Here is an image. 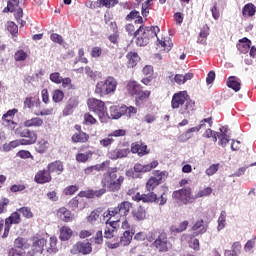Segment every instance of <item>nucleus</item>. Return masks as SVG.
Instances as JSON below:
<instances>
[{
    "label": "nucleus",
    "mask_w": 256,
    "mask_h": 256,
    "mask_svg": "<svg viewBox=\"0 0 256 256\" xmlns=\"http://www.w3.org/2000/svg\"><path fill=\"white\" fill-rule=\"evenodd\" d=\"M171 107L172 109H178V113L188 119L195 111V102L189 99L187 91H180L172 96Z\"/></svg>",
    "instance_id": "1"
},
{
    "label": "nucleus",
    "mask_w": 256,
    "mask_h": 256,
    "mask_svg": "<svg viewBox=\"0 0 256 256\" xmlns=\"http://www.w3.org/2000/svg\"><path fill=\"white\" fill-rule=\"evenodd\" d=\"M157 33H159L158 26H140L134 32V37L136 38V45H138V47H145L146 45H149V41H151L153 37H157Z\"/></svg>",
    "instance_id": "2"
},
{
    "label": "nucleus",
    "mask_w": 256,
    "mask_h": 256,
    "mask_svg": "<svg viewBox=\"0 0 256 256\" xmlns=\"http://www.w3.org/2000/svg\"><path fill=\"white\" fill-rule=\"evenodd\" d=\"M45 249L47 253H57V237H50L48 245L47 240L44 238L34 241L32 249L27 251L26 256H33L35 253H40L41 255Z\"/></svg>",
    "instance_id": "3"
},
{
    "label": "nucleus",
    "mask_w": 256,
    "mask_h": 256,
    "mask_svg": "<svg viewBox=\"0 0 256 256\" xmlns=\"http://www.w3.org/2000/svg\"><path fill=\"white\" fill-rule=\"evenodd\" d=\"M123 181H125V177L122 175H117V168L112 172H107L103 175L102 185L106 187L108 191L112 193H117L121 189V185H123Z\"/></svg>",
    "instance_id": "4"
},
{
    "label": "nucleus",
    "mask_w": 256,
    "mask_h": 256,
    "mask_svg": "<svg viewBox=\"0 0 256 256\" xmlns=\"http://www.w3.org/2000/svg\"><path fill=\"white\" fill-rule=\"evenodd\" d=\"M117 80L113 76H108L104 81L96 84L95 93L101 97L111 95L117 91Z\"/></svg>",
    "instance_id": "5"
},
{
    "label": "nucleus",
    "mask_w": 256,
    "mask_h": 256,
    "mask_svg": "<svg viewBox=\"0 0 256 256\" xmlns=\"http://www.w3.org/2000/svg\"><path fill=\"white\" fill-rule=\"evenodd\" d=\"M88 107L90 111L98 115L101 123L105 121L107 115V108H105V103L103 101L91 98L88 100Z\"/></svg>",
    "instance_id": "6"
},
{
    "label": "nucleus",
    "mask_w": 256,
    "mask_h": 256,
    "mask_svg": "<svg viewBox=\"0 0 256 256\" xmlns=\"http://www.w3.org/2000/svg\"><path fill=\"white\" fill-rule=\"evenodd\" d=\"M15 135L21 137L23 145H35L37 143V132L27 128L15 130Z\"/></svg>",
    "instance_id": "7"
},
{
    "label": "nucleus",
    "mask_w": 256,
    "mask_h": 256,
    "mask_svg": "<svg viewBox=\"0 0 256 256\" xmlns=\"http://www.w3.org/2000/svg\"><path fill=\"white\" fill-rule=\"evenodd\" d=\"M133 235H135V231L133 230H125L123 235L120 237L117 242H108V249H118V247H127L133 241Z\"/></svg>",
    "instance_id": "8"
},
{
    "label": "nucleus",
    "mask_w": 256,
    "mask_h": 256,
    "mask_svg": "<svg viewBox=\"0 0 256 256\" xmlns=\"http://www.w3.org/2000/svg\"><path fill=\"white\" fill-rule=\"evenodd\" d=\"M92 252L93 246H91V242L88 240L77 242L70 250L72 255H79V253H81V255H91Z\"/></svg>",
    "instance_id": "9"
},
{
    "label": "nucleus",
    "mask_w": 256,
    "mask_h": 256,
    "mask_svg": "<svg viewBox=\"0 0 256 256\" xmlns=\"http://www.w3.org/2000/svg\"><path fill=\"white\" fill-rule=\"evenodd\" d=\"M167 179V172H156L154 177H151L146 183L147 191H153L155 187H158Z\"/></svg>",
    "instance_id": "10"
},
{
    "label": "nucleus",
    "mask_w": 256,
    "mask_h": 256,
    "mask_svg": "<svg viewBox=\"0 0 256 256\" xmlns=\"http://www.w3.org/2000/svg\"><path fill=\"white\" fill-rule=\"evenodd\" d=\"M152 245L160 253H167V251H169V240L167 239V234H159V236L152 243Z\"/></svg>",
    "instance_id": "11"
},
{
    "label": "nucleus",
    "mask_w": 256,
    "mask_h": 256,
    "mask_svg": "<svg viewBox=\"0 0 256 256\" xmlns=\"http://www.w3.org/2000/svg\"><path fill=\"white\" fill-rule=\"evenodd\" d=\"M172 196L174 199L181 201L183 205H187L191 200H193L194 195H191V188H184L178 191H174Z\"/></svg>",
    "instance_id": "12"
},
{
    "label": "nucleus",
    "mask_w": 256,
    "mask_h": 256,
    "mask_svg": "<svg viewBox=\"0 0 256 256\" xmlns=\"http://www.w3.org/2000/svg\"><path fill=\"white\" fill-rule=\"evenodd\" d=\"M131 207H133V204L129 201H124L118 204L117 207L114 208L115 215H119L120 217H127L129 215V212L131 211Z\"/></svg>",
    "instance_id": "13"
},
{
    "label": "nucleus",
    "mask_w": 256,
    "mask_h": 256,
    "mask_svg": "<svg viewBox=\"0 0 256 256\" xmlns=\"http://www.w3.org/2000/svg\"><path fill=\"white\" fill-rule=\"evenodd\" d=\"M129 153H131V151L129 150V148H116L114 150H111L108 153V157L109 159H112L113 161H117V159H123L125 157H127V155H129Z\"/></svg>",
    "instance_id": "14"
},
{
    "label": "nucleus",
    "mask_w": 256,
    "mask_h": 256,
    "mask_svg": "<svg viewBox=\"0 0 256 256\" xmlns=\"http://www.w3.org/2000/svg\"><path fill=\"white\" fill-rule=\"evenodd\" d=\"M159 165L157 160H153L150 164H135L134 171L135 173H148L151 169H155Z\"/></svg>",
    "instance_id": "15"
},
{
    "label": "nucleus",
    "mask_w": 256,
    "mask_h": 256,
    "mask_svg": "<svg viewBox=\"0 0 256 256\" xmlns=\"http://www.w3.org/2000/svg\"><path fill=\"white\" fill-rule=\"evenodd\" d=\"M47 170L50 174L56 173V175H61V173L65 170V167L61 160H56L48 164Z\"/></svg>",
    "instance_id": "16"
},
{
    "label": "nucleus",
    "mask_w": 256,
    "mask_h": 256,
    "mask_svg": "<svg viewBox=\"0 0 256 256\" xmlns=\"http://www.w3.org/2000/svg\"><path fill=\"white\" fill-rule=\"evenodd\" d=\"M35 181H36V183H39L40 185H43V183L51 182V174H50L49 170H40L35 175Z\"/></svg>",
    "instance_id": "17"
},
{
    "label": "nucleus",
    "mask_w": 256,
    "mask_h": 256,
    "mask_svg": "<svg viewBox=\"0 0 256 256\" xmlns=\"http://www.w3.org/2000/svg\"><path fill=\"white\" fill-rule=\"evenodd\" d=\"M131 152L137 153L139 157H143L144 155H147L149 153V151H147V145L139 142L132 143Z\"/></svg>",
    "instance_id": "18"
},
{
    "label": "nucleus",
    "mask_w": 256,
    "mask_h": 256,
    "mask_svg": "<svg viewBox=\"0 0 256 256\" xmlns=\"http://www.w3.org/2000/svg\"><path fill=\"white\" fill-rule=\"evenodd\" d=\"M237 49L240 51L243 55H246V53H249V50L251 49V40L248 38H242L239 40V43L237 44Z\"/></svg>",
    "instance_id": "19"
},
{
    "label": "nucleus",
    "mask_w": 256,
    "mask_h": 256,
    "mask_svg": "<svg viewBox=\"0 0 256 256\" xmlns=\"http://www.w3.org/2000/svg\"><path fill=\"white\" fill-rule=\"evenodd\" d=\"M57 217H59V219L62 221H65V223L73 221V215L71 214V211L65 207H62L57 211Z\"/></svg>",
    "instance_id": "20"
},
{
    "label": "nucleus",
    "mask_w": 256,
    "mask_h": 256,
    "mask_svg": "<svg viewBox=\"0 0 256 256\" xmlns=\"http://www.w3.org/2000/svg\"><path fill=\"white\" fill-rule=\"evenodd\" d=\"M199 131H201L199 126L189 128L184 134L179 136L178 141H180V143H185L193 137L191 133H199Z\"/></svg>",
    "instance_id": "21"
},
{
    "label": "nucleus",
    "mask_w": 256,
    "mask_h": 256,
    "mask_svg": "<svg viewBox=\"0 0 256 256\" xmlns=\"http://www.w3.org/2000/svg\"><path fill=\"white\" fill-rule=\"evenodd\" d=\"M14 247H16V249H20V251H25L26 253L29 251V249H31V245L27 243V240L21 237L14 241Z\"/></svg>",
    "instance_id": "22"
},
{
    "label": "nucleus",
    "mask_w": 256,
    "mask_h": 256,
    "mask_svg": "<svg viewBox=\"0 0 256 256\" xmlns=\"http://www.w3.org/2000/svg\"><path fill=\"white\" fill-rule=\"evenodd\" d=\"M123 117V112H121V106L110 107V114L106 112V118L108 119H121Z\"/></svg>",
    "instance_id": "23"
},
{
    "label": "nucleus",
    "mask_w": 256,
    "mask_h": 256,
    "mask_svg": "<svg viewBox=\"0 0 256 256\" xmlns=\"http://www.w3.org/2000/svg\"><path fill=\"white\" fill-rule=\"evenodd\" d=\"M73 143H87L89 135L83 131H79L72 136Z\"/></svg>",
    "instance_id": "24"
},
{
    "label": "nucleus",
    "mask_w": 256,
    "mask_h": 256,
    "mask_svg": "<svg viewBox=\"0 0 256 256\" xmlns=\"http://www.w3.org/2000/svg\"><path fill=\"white\" fill-rule=\"evenodd\" d=\"M241 254V244L239 242H234L232 244L231 250H225L224 256H239Z\"/></svg>",
    "instance_id": "25"
},
{
    "label": "nucleus",
    "mask_w": 256,
    "mask_h": 256,
    "mask_svg": "<svg viewBox=\"0 0 256 256\" xmlns=\"http://www.w3.org/2000/svg\"><path fill=\"white\" fill-rule=\"evenodd\" d=\"M87 221L91 225H98V223H101V212L99 210L92 211L87 217Z\"/></svg>",
    "instance_id": "26"
},
{
    "label": "nucleus",
    "mask_w": 256,
    "mask_h": 256,
    "mask_svg": "<svg viewBox=\"0 0 256 256\" xmlns=\"http://www.w3.org/2000/svg\"><path fill=\"white\" fill-rule=\"evenodd\" d=\"M126 89L129 95H137V93L141 91V85H139V83H137L136 81H129L127 83Z\"/></svg>",
    "instance_id": "27"
},
{
    "label": "nucleus",
    "mask_w": 256,
    "mask_h": 256,
    "mask_svg": "<svg viewBox=\"0 0 256 256\" xmlns=\"http://www.w3.org/2000/svg\"><path fill=\"white\" fill-rule=\"evenodd\" d=\"M47 149H49V141L41 139L36 143L35 150L37 153L43 155V153H47Z\"/></svg>",
    "instance_id": "28"
},
{
    "label": "nucleus",
    "mask_w": 256,
    "mask_h": 256,
    "mask_svg": "<svg viewBox=\"0 0 256 256\" xmlns=\"http://www.w3.org/2000/svg\"><path fill=\"white\" fill-rule=\"evenodd\" d=\"M73 236V230L68 226H63L60 229V241H69Z\"/></svg>",
    "instance_id": "29"
},
{
    "label": "nucleus",
    "mask_w": 256,
    "mask_h": 256,
    "mask_svg": "<svg viewBox=\"0 0 256 256\" xmlns=\"http://www.w3.org/2000/svg\"><path fill=\"white\" fill-rule=\"evenodd\" d=\"M5 223L6 225H19L21 223V215L19 212H14L6 218Z\"/></svg>",
    "instance_id": "30"
},
{
    "label": "nucleus",
    "mask_w": 256,
    "mask_h": 256,
    "mask_svg": "<svg viewBox=\"0 0 256 256\" xmlns=\"http://www.w3.org/2000/svg\"><path fill=\"white\" fill-rule=\"evenodd\" d=\"M121 113H123V115H125L126 117L131 118L133 117V115H137V108H135L134 106L122 105Z\"/></svg>",
    "instance_id": "31"
},
{
    "label": "nucleus",
    "mask_w": 256,
    "mask_h": 256,
    "mask_svg": "<svg viewBox=\"0 0 256 256\" xmlns=\"http://www.w3.org/2000/svg\"><path fill=\"white\" fill-rule=\"evenodd\" d=\"M133 217L137 219V221H143L145 217H147V212L145 211V208L142 206H139L135 210H133Z\"/></svg>",
    "instance_id": "32"
},
{
    "label": "nucleus",
    "mask_w": 256,
    "mask_h": 256,
    "mask_svg": "<svg viewBox=\"0 0 256 256\" xmlns=\"http://www.w3.org/2000/svg\"><path fill=\"white\" fill-rule=\"evenodd\" d=\"M93 157L92 151H86L85 153H78L76 154V161L78 163H87L89 159Z\"/></svg>",
    "instance_id": "33"
},
{
    "label": "nucleus",
    "mask_w": 256,
    "mask_h": 256,
    "mask_svg": "<svg viewBox=\"0 0 256 256\" xmlns=\"http://www.w3.org/2000/svg\"><path fill=\"white\" fill-rule=\"evenodd\" d=\"M127 59H128L129 67H135L137 65V62L141 60V58L139 57V54H137V52L128 53Z\"/></svg>",
    "instance_id": "34"
},
{
    "label": "nucleus",
    "mask_w": 256,
    "mask_h": 256,
    "mask_svg": "<svg viewBox=\"0 0 256 256\" xmlns=\"http://www.w3.org/2000/svg\"><path fill=\"white\" fill-rule=\"evenodd\" d=\"M43 125V119L39 117L31 118L24 122V126L26 127H41Z\"/></svg>",
    "instance_id": "35"
},
{
    "label": "nucleus",
    "mask_w": 256,
    "mask_h": 256,
    "mask_svg": "<svg viewBox=\"0 0 256 256\" xmlns=\"http://www.w3.org/2000/svg\"><path fill=\"white\" fill-rule=\"evenodd\" d=\"M256 12V7L253 5V3L246 4L242 9V15H248V17H253Z\"/></svg>",
    "instance_id": "36"
},
{
    "label": "nucleus",
    "mask_w": 256,
    "mask_h": 256,
    "mask_svg": "<svg viewBox=\"0 0 256 256\" xmlns=\"http://www.w3.org/2000/svg\"><path fill=\"white\" fill-rule=\"evenodd\" d=\"M227 85L230 89H233V91H235L236 93L237 91L241 90V83L237 82V80L233 76L228 78Z\"/></svg>",
    "instance_id": "37"
},
{
    "label": "nucleus",
    "mask_w": 256,
    "mask_h": 256,
    "mask_svg": "<svg viewBox=\"0 0 256 256\" xmlns=\"http://www.w3.org/2000/svg\"><path fill=\"white\" fill-rule=\"evenodd\" d=\"M213 193V189L211 187L204 188L202 190H199L194 196H192V199H201V197H207Z\"/></svg>",
    "instance_id": "38"
},
{
    "label": "nucleus",
    "mask_w": 256,
    "mask_h": 256,
    "mask_svg": "<svg viewBox=\"0 0 256 256\" xmlns=\"http://www.w3.org/2000/svg\"><path fill=\"white\" fill-rule=\"evenodd\" d=\"M143 203H155L157 201V194L153 191H148L147 194H142Z\"/></svg>",
    "instance_id": "39"
},
{
    "label": "nucleus",
    "mask_w": 256,
    "mask_h": 256,
    "mask_svg": "<svg viewBox=\"0 0 256 256\" xmlns=\"http://www.w3.org/2000/svg\"><path fill=\"white\" fill-rule=\"evenodd\" d=\"M75 107H77V102L75 100H69L68 104L66 105V107L63 110V115H65L66 117L68 115H71V113H73V109H75Z\"/></svg>",
    "instance_id": "40"
},
{
    "label": "nucleus",
    "mask_w": 256,
    "mask_h": 256,
    "mask_svg": "<svg viewBox=\"0 0 256 256\" xmlns=\"http://www.w3.org/2000/svg\"><path fill=\"white\" fill-rule=\"evenodd\" d=\"M15 113H17V110H9L6 114L3 115L2 119L4 121H7L8 123H11L13 125V129H15V122H13V117L15 116Z\"/></svg>",
    "instance_id": "41"
},
{
    "label": "nucleus",
    "mask_w": 256,
    "mask_h": 256,
    "mask_svg": "<svg viewBox=\"0 0 256 256\" xmlns=\"http://www.w3.org/2000/svg\"><path fill=\"white\" fill-rule=\"evenodd\" d=\"M115 233H117V230H115V227L113 226H105L104 229V237L105 239H113L115 237Z\"/></svg>",
    "instance_id": "42"
},
{
    "label": "nucleus",
    "mask_w": 256,
    "mask_h": 256,
    "mask_svg": "<svg viewBox=\"0 0 256 256\" xmlns=\"http://www.w3.org/2000/svg\"><path fill=\"white\" fill-rule=\"evenodd\" d=\"M41 102L39 101V99H35L33 97H28L25 99L24 101V107H28V109H31V107H39V104Z\"/></svg>",
    "instance_id": "43"
},
{
    "label": "nucleus",
    "mask_w": 256,
    "mask_h": 256,
    "mask_svg": "<svg viewBox=\"0 0 256 256\" xmlns=\"http://www.w3.org/2000/svg\"><path fill=\"white\" fill-rule=\"evenodd\" d=\"M225 221H227V212L221 211L220 216L218 218V231L225 229Z\"/></svg>",
    "instance_id": "44"
},
{
    "label": "nucleus",
    "mask_w": 256,
    "mask_h": 256,
    "mask_svg": "<svg viewBox=\"0 0 256 256\" xmlns=\"http://www.w3.org/2000/svg\"><path fill=\"white\" fill-rule=\"evenodd\" d=\"M65 97V93L62 90H54L52 93V99L54 103H61Z\"/></svg>",
    "instance_id": "45"
},
{
    "label": "nucleus",
    "mask_w": 256,
    "mask_h": 256,
    "mask_svg": "<svg viewBox=\"0 0 256 256\" xmlns=\"http://www.w3.org/2000/svg\"><path fill=\"white\" fill-rule=\"evenodd\" d=\"M192 231H198V233H206L207 227L203 224V220H198L192 227Z\"/></svg>",
    "instance_id": "46"
},
{
    "label": "nucleus",
    "mask_w": 256,
    "mask_h": 256,
    "mask_svg": "<svg viewBox=\"0 0 256 256\" xmlns=\"http://www.w3.org/2000/svg\"><path fill=\"white\" fill-rule=\"evenodd\" d=\"M19 145H23V140L22 139L11 141L7 146L4 145L3 149L5 151H11V149H15V147H19Z\"/></svg>",
    "instance_id": "47"
},
{
    "label": "nucleus",
    "mask_w": 256,
    "mask_h": 256,
    "mask_svg": "<svg viewBox=\"0 0 256 256\" xmlns=\"http://www.w3.org/2000/svg\"><path fill=\"white\" fill-rule=\"evenodd\" d=\"M136 95H138V97L136 98L137 103H139V101H147V99H149V96L151 95V91H149V90H146V91L139 90V93H137Z\"/></svg>",
    "instance_id": "48"
},
{
    "label": "nucleus",
    "mask_w": 256,
    "mask_h": 256,
    "mask_svg": "<svg viewBox=\"0 0 256 256\" xmlns=\"http://www.w3.org/2000/svg\"><path fill=\"white\" fill-rule=\"evenodd\" d=\"M100 5L103 7H107V9H111V7H115L117 3H119V0H99Z\"/></svg>",
    "instance_id": "49"
},
{
    "label": "nucleus",
    "mask_w": 256,
    "mask_h": 256,
    "mask_svg": "<svg viewBox=\"0 0 256 256\" xmlns=\"http://www.w3.org/2000/svg\"><path fill=\"white\" fill-rule=\"evenodd\" d=\"M18 212L22 213L23 217H26V219H31V217H33V212H31V208L29 207L19 208Z\"/></svg>",
    "instance_id": "50"
},
{
    "label": "nucleus",
    "mask_w": 256,
    "mask_h": 256,
    "mask_svg": "<svg viewBox=\"0 0 256 256\" xmlns=\"http://www.w3.org/2000/svg\"><path fill=\"white\" fill-rule=\"evenodd\" d=\"M229 141H231L229 135L227 134H220V141L218 142V144L221 147H227V145L229 144Z\"/></svg>",
    "instance_id": "51"
},
{
    "label": "nucleus",
    "mask_w": 256,
    "mask_h": 256,
    "mask_svg": "<svg viewBox=\"0 0 256 256\" xmlns=\"http://www.w3.org/2000/svg\"><path fill=\"white\" fill-rule=\"evenodd\" d=\"M14 59H15V61H25V59H27V52H25L23 50H18L14 54Z\"/></svg>",
    "instance_id": "52"
},
{
    "label": "nucleus",
    "mask_w": 256,
    "mask_h": 256,
    "mask_svg": "<svg viewBox=\"0 0 256 256\" xmlns=\"http://www.w3.org/2000/svg\"><path fill=\"white\" fill-rule=\"evenodd\" d=\"M50 81L59 85L61 84V81H63V77H61V74H59V72H54L50 75Z\"/></svg>",
    "instance_id": "53"
},
{
    "label": "nucleus",
    "mask_w": 256,
    "mask_h": 256,
    "mask_svg": "<svg viewBox=\"0 0 256 256\" xmlns=\"http://www.w3.org/2000/svg\"><path fill=\"white\" fill-rule=\"evenodd\" d=\"M219 171V164H212L207 170H206V175L208 177H211L212 175H215Z\"/></svg>",
    "instance_id": "54"
},
{
    "label": "nucleus",
    "mask_w": 256,
    "mask_h": 256,
    "mask_svg": "<svg viewBox=\"0 0 256 256\" xmlns=\"http://www.w3.org/2000/svg\"><path fill=\"white\" fill-rule=\"evenodd\" d=\"M8 256H27V252L11 248L8 252Z\"/></svg>",
    "instance_id": "55"
},
{
    "label": "nucleus",
    "mask_w": 256,
    "mask_h": 256,
    "mask_svg": "<svg viewBox=\"0 0 256 256\" xmlns=\"http://www.w3.org/2000/svg\"><path fill=\"white\" fill-rule=\"evenodd\" d=\"M51 41H53V43H58V45H63V36L57 34V33H53L50 36Z\"/></svg>",
    "instance_id": "56"
},
{
    "label": "nucleus",
    "mask_w": 256,
    "mask_h": 256,
    "mask_svg": "<svg viewBox=\"0 0 256 256\" xmlns=\"http://www.w3.org/2000/svg\"><path fill=\"white\" fill-rule=\"evenodd\" d=\"M208 123L209 127H213V118H204L203 120L200 121V124L198 125V129H203L205 127V124Z\"/></svg>",
    "instance_id": "57"
},
{
    "label": "nucleus",
    "mask_w": 256,
    "mask_h": 256,
    "mask_svg": "<svg viewBox=\"0 0 256 256\" xmlns=\"http://www.w3.org/2000/svg\"><path fill=\"white\" fill-rule=\"evenodd\" d=\"M95 171H101V167L94 165V166H89L84 170L85 175H92V173H95Z\"/></svg>",
    "instance_id": "58"
},
{
    "label": "nucleus",
    "mask_w": 256,
    "mask_h": 256,
    "mask_svg": "<svg viewBox=\"0 0 256 256\" xmlns=\"http://www.w3.org/2000/svg\"><path fill=\"white\" fill-rule=\"evenodd\" d=\"M112 136H108L107 138H104L100 141V145H102V147H109V145H113V142L115 141L113 138H111Z\"/></svg>",
    "instance_id": "59"
},
{
    "label": "nucleus",
    "mask_w": 256,
    "mask_h": 256,
    "mask_svg": "<svg viewBox=\"0 0 256 256\" xmlns=\"http://www.w3.org/2000/svg\"><path fill=\"white\" fill-rule=\"evenodd\" d=\"M94 242L96 243V245H101L103 243V231L99 230L96 232Z\"/></svg>",
    "instance_id": "60"
},
{
    "label": "nucleus",
    "mask_w": 256,
    "mask_h": 256,
    "mask_svg": "<svg viewBox=\"0 0 256 256\" xmlns=\"http://www.w3.org/2000/svg\"><path fill=\"white\" fill-rule=\"evenodd\" d=\"M126 133V130L118 129L109 134V137H125Z\"/></svg>",
    "instance_id": "61"
},
{
    "label": "nucleus",
    "mask_w": 256,
    "mask_h": 256,
    "mask_svg": "<svg viewBox=\"0 0 256 256\" xmlns=\"http://www.w3.org/2000/svg\"><path fill=\"white\" fill-rule=\"evenodd\" d=\"M15 7H17L16 4H13V2L8 1L7 7L4 8L3 13H13V11H15Z\"/></svg>",
    "instance_id": "62"
},
{
    "label": "nucleus",
    "mask_w": 256,
    "mask_h": 256,
    "mask_svg": "<svg viewBox=\"0 0 256 256\" xmlns=\"http://www.w3.org/2000/svg\"><path fill=\"white\" fill-rule=\"evenodd\" d=\"M77 191H79V186L72 185V186L66 188L65 193H66V195H75V193H77Z\"/></svg>",
    "instance_id": "63"
},
{
    "label": "nucleus",
    "mask_w": 256,
    "mask_h": 256,
    "mask_svg": "<svg viewBox=\"0 0 256 256\" xmlns=\"http://www.w3.org/2000/svg\"><path fill=\"white\" fill-rule=\"evenodd\" d=\"M7 29L12 34L17 33V31H19V28L17 27V24H15V22H8Z\"/></svg>",
    "instance_id": "64"
}]
</instances>
